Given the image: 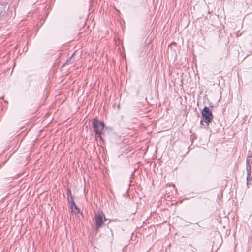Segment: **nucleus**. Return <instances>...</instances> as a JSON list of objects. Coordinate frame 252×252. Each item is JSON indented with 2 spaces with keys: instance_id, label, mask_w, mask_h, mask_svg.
Here are the masks:
<instances>
[{
  "instance_id": "obj_11",
  "label": "nucleus",
  "mask_w": 252,
  "mask_h": 252,
  "mask_svg": "<svg viewBox=\"0 0 252 252\" xmlns=\"http://www.w3.org/2000/svg\"><path fill=\"white\" fill-rule=\"evenodd\" d=\"M226 58V56L225 55V56L223 57V58H221L220 59H225Z\"/></svg>"
},
{
  "instance_id": "obj_6",
  "label": "nucleus",
  "mask_w": 252,
  "mask_h": 252,
  "mask_svg": "<svg viewBox=\"0 0 252 252\" xmlns=\"http://www.w3.org/2000/svg\"><path fill=\"white\" fill-rule=\"evenodd\" d=\"M252 163V160L250 159V157H248L246 159V167L248 165L251 166V164Z\"/></svg>"
},
{
  "instance_id": "obj_10",
  "label": "nucleus",
  "mask_w": 252,
  "mask_h": 252,
  "mask_svg": "<svg viewBox=\"0 0 252 252\" xmlns=\"http://www.w3.org/2000/svg\"><path fill=\"white\" fill-rule=\"evenodd\" d=\"M71 57H70L69 59H68L66 62V63L63 64V66L65 65V64H67V63H70V62L71 61Z\"/></svg>"
},
{
  "instance_id": "obj_12",
  "label": "nucleus",
  "mask_w": 252,
  "mask_h": 252,
  "mask_svg": "<svg viewBox=\"0 0 252 252\" xmlns=\"http://www.w3.org/2000/svg\"><path fill=\"white\" fill-rule=\"evenodd\" d=\"M195 252V251L193 249H191V252Z\"/></svg>"
},
{
  "instance_id": "obj_13",
  "label": "nucleus",
  "mask_w": 252,
  "mask_h": 252,
  "mask_svg": "<svg viewBox=\"0 0 252 252\" xmlns=\"http://www.w3.org/2000/svg\"><path fill=\"white\" fill-rule=\"evenodd\" d=\"M114 221H115V222H117V221H118L117 219H115V220H114Z\"/></svg>"
},
{
  "instance_id": "obj_9",
  "label": "nucleus",
  "mask_w": 252,
  "mask_h": 252,
  "mask_svg": "<svg viewBox=\"0 0 252 252\" xmlns=\"http://www.w3.org/2000/svg\"><path fill=\"white\" fill-rule=\"evenodd\" d=\"M67 200L68 201V203L70 204L71 203V201H74V198L73 196H70L69 198H67Z\"/></svg>"
},
{
  "instance_id": "obj_2",
  "label": "nucleus",
  "mask_w": 252,
  "mask_h": 252,
  "mask_svg": "<svg viewBox=\"0 0 252 252\" xmlns=\"http://www.w3.org/2000/svg\"><path fill=\"white\" fill-rule=\"evenodd\" d=\"M92 125L93 130L95 134H99L102 132L105 126V124L103 122H102L98 119L95 118L92 121Z\"/></svg>"
},
{
  "instance_id": "obj_14",
  "label": "nucleus",
  "mask_w": 252,
  "mask_h": 252,
  "mask_svg": "<svg viewBox=\"0 0 252 252\" xmlns=\"http://www.w3.org/2000/svg\"><path fill=\"white\" fill-rule=\"evenodd\" d=\"M189 246H190L191 248H192V245H189Z\"/></svg>"
},
{
  "instance_id": "obj_3",
  "label": "nucleus",
  "mask_w": 252,
  "mask_h": 252,
  "mask_svg": "<svg viewBox=\"0 0 252 252\" xmlns=\"http://www.w3.org/2000/svg\"><path fill=\"white\" fill-rule=\"evenodd\" d=\"M203 120L207 124H209L213 119V115L209 107H205L202 111Z\"/></svg>"
},
{
  "instance_id": "obj_5",
  "label": "nucleus",
  "mask_w": 252,
  "mask_h": 252,
  "mask_svg": "<svg viewBox=\"0 0 252 252\" xmlns=\"http://www.w3.org/2000/svg\"><path fill=\"white\" fill-rule=\"evenodd\" d=\"M247 185H249V181L252 179L251 178V166L248 165L247 167Z\"/></svg>"
},
{
  "instance_id": "obj_1",
  "label": "nucleus",
  "mask_w": 252,
  "mask_h": 252,
  "mask_svg": "<svg viewBox=\"0 0 252 252\" xmlns=\"http://www.w3.org/2000/svg\"><path fill=\"white\" fill-rule=\"evenodd\" d=\"M94 220L95 221V229L96 230L101 228L103 225L104 222L106 219L105 215L102 211H99L95 214Z\"/></svg>"
},
{
  "instance_id": "obj_4",
  "label": "nucleus",
  "mask_w": 252,
  "mask_h": 252,
  "mask_svg": "<svg viewBox=\"0 0 252 252\" xmlns=\"http://www.w3.org/2000/svg\"><path fill=\"white\" fill-rule=\"evenodd\" d=\"M70 204L72 212H74L75 214H77L80 213V210L75 204L74 201H71Z\"/></svg>"
},
{
  "instance_id": "obj_8",
  "label": "nucleus",
  "mask_w": 252,
  "mask_h": 252,
  "mask_svg": "<svg viewBox=\"0 0 252 252\" xmlns=\"http://www.w3.org/2000/svg\"><path fill=\"white\" fill-rule=\"evenodd\" d=\"M66 195H67V198H69L70 196H72V193H71V189L69 188H68L67 189V193H66Z\"/></svg>"
},
{
  "instance_id": "obj_7",
  "label": "nucleus",
  "mask_w": 252,
  "mask_h": 252,
  "mask_svg": "<svg viewBox=\"0 0 252 252\" xmlns=\"http://www.w3.org/2000/svg\"><path fill=\"white\" fill-rule=\"evenodd\" d=\"M95 137L96 140H97L98 139H100V140H103L102 137L101 136V132H100L99 134H95Z\"/></svg>"
}]
</instances>
